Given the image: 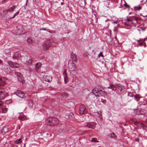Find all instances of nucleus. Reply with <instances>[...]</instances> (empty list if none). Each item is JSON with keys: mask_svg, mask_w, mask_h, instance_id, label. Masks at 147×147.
I'll use <instances>...</instances> for the list:
<instances>
[{"mask_svg": "<svg viewBox=\"0 0 147 147\" xmlns=\"http://www.w3.org/2000/svg\"><path fill=\"white\" fill-rule=\"evenodd\" d=\"M138 18L135 16L130 17L128 18L125 23L126 26H133L134 27L136 26L135 22H136Z\"/></svg>", "mask_w": 147, "mask_h": 147, "instance_id": "f257e3e1", "label": "nucleus"}, {"mask_svg": "<svg viewBox=\"0 0 147 147\" xmlns=\"http://www.w3.org/2000/svg\"><path fill=\"white\" fill-rule=\"evenodd\" d=\"M93 93L96 96H101L105 97L107 95V93L105 91L100 89L96 88H94L92 91Z\"/></svg>", "mask_w": 147, "mask_h": 147, "instance_id": "f03ea898", "label": "nucleus"}, {"mask_svg": "<svg viewBox=\"0 0 147 147\" xmlns=\"http://www.w3.org/2000/svg\"><path fill=\"white\" fill-rule=\"evenodd\" d=\"M46 122L48 125L54 126L58 123L59 120L56 118H49L46 119Z\"/></svg>", "mask_w": 147, "mask_h": 147, "instance_id": "7ed1b4c3", "label": "nucleus"}, {"mask_svg": "<svg viewBox=\"0 0 147 147\" xmlns=\"http://www.w3.org/2000/svg\"><path fill=\"white\" fill-rule=\"evenodd\" d=\"M7 93L5 92L4 89L0 90V106L3 104V101L1 100V98H3L7 96Z\"/></svg>", "mask_w": 147, "mask_h": 147, "instance_id": "20e7f679", "label": "nucleus"}, {"mask_svg": "<svg viewBox=\"0 0 147 147\" xmlns=\"http://www.w3.org/2000/svg\"><path fill=\"white\" fill-rule=\"evenodd\" d=\"M68 68L69 70L71 71H75L76 69L75 64L73 62H69L68 63Z\"/></svg>", "mask_w": 147, "mask_h": 147, "instance_id": "39448f33", "label": "nucleus"}, {"mask_svg": "<svg viewBox=\"0 0 147 147\" xmlns=\"http://www.w3.org/2000/svg\"><path fill=\"white\" fill-rule=\"evenodd\" d=\"M51 42L49 40H47L43 44V49L44 50H46L49 49L51 46Z\"/></svg>", "mask_w": 147, "mask_h": 147, "instance_id": "423d86ee", "label": "nucleus"}, {"mask_svg": "<svg viewBox=\"0 0 147 147\" xmlns=\"http://www.w3.org/2000/svg\"><path fill=\"white\" fill-rule=\"evenodd\" d=\"M96 123L94 122H87L85 124V126L89 128L94 129Z\"/></svg>", "mask_w": 147, "mask_h": 147, "instance_id": "0eeeda50", "label": "nucleus"}, {"mask_svg": "<svg viewBox=\"0 0 147 147\" xmlns=\"http://www.w3.org/2000/svg\"><path fill=\"white\" fill-rule=\"evenodd\" d=\"M15 7L14 6L9 7L7 9L4 10L3 13H4L5 15H6L8 14L9 12H12L15 9Z\"/></svg>", "mask_w": 147, "mask_h": 147, "instance_id": "6e6552de", "label": "nucleus"}, {"mask_svg": "<svg viewBox=\"0 0 147 147\" xmlns=\"http://www.w3.org/2000/svg\"><path fill=\"white\" fill-rule=\"evenodd\" d=\"M85 109V106L83 105H81L80 107V109L79 111V113L80 114H83L84 113Z\"/></svg>", "mask_w": 147, "mask_h": 147, "instance_id": "1a4fd4ad", "label": "nucleus"}, {"mask_svg": "<svg viewBox=\"0 0 147 147\" xmlns=\"http://www.w3.org/2000/svg\"><path fill=\"white\" fill-rule=\"evenodd\" d=\"M16 75L18 77V79L19 81L20 82H22L23 80V78L22 74L19 72H17L16 73Z\"/></svg>", "mask_w": 147, "mask_h": 147, "instance_id": "9d476101", "label": "nucleus"}, {"mask_svg": "<svg viewBox=\"0 0 147 147\" xmlns=\"http://www.w3.org/2000/svg\"><path fill=\"white\" fill-rule=\"evenodd\" d=\"M16 94L19 97L21 98H23L25 97L24 94L23 92L20 90L18 91V92Z\"/></svg>", "mask_w": 147, "mask_h": 147, "instance_id": "9b49d317", "label": "nucleus"}, {"mask_svg": "<svg viewBox=\"0 0 147 147\" xmlns=\"http://www.w3.org/2000/svg\"><path fill=\"white\" fill-rule=\"evenodd\" d=\"M44 80L47 82H51L52 80L51 77L49 76H46L44 78Z\"/></svg>", "mask_w": 147, "mask_h": 147, "instance_id": "f8f14e48", "label": "nucleus"}, {"mask_svg": "<svg viewBox=\"0 0 147 147\" xmlns=\"http://www.w3.org/2000/svg\"><path fill=\"white\" fill-rule=\"evenodd\" d=\"M23 30L22 28H20L18 29L17 32V35H21L24 34L25 32H23Z\"/></svg>", "mask_w": 147, "mask_h": 147, "instance_id": "ddd939ff", "label": "nucleus"}, {"mask_svg": "<svg viewBox=\"0 0 147 147\" xmlns=\"http://www.w3.org/2000/svg\"><path fill=\"white\" fill-rule=\"evenodd\" d=\"M27 59H28V56H23L21 57L22 62L24 63H25L26 62Z\"/></svg>", "mask_w": 147, "mask_h": 147, "instance_id": "4468645a", "label": "nucleus"}, {"mask_svg": "<svg viewBox=\"0 0 147 147\" xmlns=\"http://www.w3.org/2000/svg\"><path fill=\"white\" fill-rule=\"evenodd\" d=\"M135 112L138 115H143L144 113V112L142 109L136 110Z\"/></svg>", "mask_w": 147, "mask_h": 147, "instance_id": "2eb2a0df", "label": "nucleus"}, {"mask_svg": "<svg viewBox=\"0 0 147 147\" xmlns=\"http://www.w3.org/2000/svg\"><path fill=\"white\" fill-rule=\"evenodd\" d=\"M42 65V64L40 63H38L36 64L35 65V69L36 71H38L40 67Z\"/></svg>", "mask_w": 147, "mask_h": 147, "instance_id": "dca6fc26", "label": "nucleus"}, {"mask_svg": "<svg viewBox=\"0 0 147 147\" xmlns=\"http://www.w3.org/2000/svg\"><path fill=\"white\" fill-rule=\"evenodd\" d=\"M70 57L75 62L77 61V57L76 55L74 54H71Z\"/></svg>", "mask_w": 147, "mask_h": 147, "instance_id": "f3484780", "label": "nucleus"}, {"mask_svg": "<svg viewBox=\"0 0 147 147\" xmlns=\"http://www.w3.org/2000/svg\"><path fill=\"white\" fill-rule=\"evenodd\" d=\"M8 131V128L7 127H4L2 129V132L5 133Z\"/></svg>", "mask_w": 147, "mask_h": 147, "instance_id": "a211bd4d", "label": "nucleus"}, {"mask_svg": "<svg viewBox=\"0 0 147 147\" xmlns=\"http://www.w3.org/2000/svg\"><path fill=\"white\" fill-rule=\"evenodd\" d=\"M23 138V137H21L20 138L16 140L15 141V143L16 144H20L22 142V139Z\"/></svg>", "mask_w": 147, "mask_h": 147, "instance_id": "6ab92c4d", "label": "nucleus"}, {"mask_svg": "<svg viewBox=\"0 0 147 147\" xmlns=\"http://www.w3.org/2000/svg\"><path fill=\"white\" fill-rule=\"evenodd\" d=\"M134 9L136 10H140L142 9V7L139 5L134 7Z\"/></svg>", "mask_w": 147, "mask_h": 147, "instance_id": "aec40b11", "label": "nucleus"}, {"mask_svg": "<svg viewBox=\"0 0 147 147\" xmlns=\"http://www.w3.org/2000/svg\"><path fill=\"white\" fill-rule=\"evenodd\" d=\"M63 77L64 78V81L65 84L67 82V74H63Z\"/></svg>", "mask_w": 147, "mask_h": 147, "instance_id": "412c9836", "label": "nucleus"}, {"mask_svg": "<svg viewBox=\"0 0 147 147\" xmlns=\"http://www.w3.org/2000/svg\"><path fill=\"white\" fill-rule=\"evenodd\" d=\"M7 111V108H4L0 110V112L3 113H6Z\"/></svg>", "mask_w": 147, "mask_h": 147, "instance_id": "4be33fe9", "label": "nucleus"}, {"mask_svg": "<svg viewBox=\"0 0 147 147\" xmlns=\"http://www.w3.org/2000/svg\"><path fill=\"white\" fill-rule=\"evenodd\" d=\"M27 41L28 44H31L33 42V40L32 38H27Z\"/></svg>", "mask_w": 147, "mask_h": 147, "instance_id": "5701e85b", "label": "nucleus"}, {"mask_svg": "<svg viewBox=\"0 0 147 147\" xmlns=\"http://www.w3.org/2000/svg\"><path fill=\"white\" fill-rule=\"evenodd\" d=\"M97 113L98 115V117L100 119L102 120V112L100 111L98 112Z\"/></svg>", "mask_w": 147, "mask_h": 147, "instance_id": "b1692460", "label": "nucleus"}, {"mask_svg": "<svg viewBox=\"0 0 147 147\" xmlns=\"http://www.w3.org/2000/svg\"><path fill=\"white\" fill-rule=\"evenodd\" d=\"M19 56V53L18 52H16L13 56V58L14 59H16Z\"/></svg>", "mask_w": 147, "mask_h": 147, "instance_id": "393cba45", "label": "nucleus"}, {"mask_svg": "<svg viewBox=\"0 0 147 147\" xmlns=\"http://www.w3.org/2000/svg\"><path fill=\"white\" fill-rule=\"evenodd\" d=\"M32 61V60L31 58L28 56V59H27V61L26 62H27L29 64H30L31 63Z\"/></svg>", "mask_w": 147, "mask_h": 147, "instance_id": "a878e982", "label": "nucleus"}, {"mask_svg": "<svg viewBox=\"0 0 147 147\" xmlns=\"http://www.w3.org/2000/svg\"><path fill=\"white\" fill-rule=\"evenodd\" d=\"M19 12H20L19 11H18L14 14L13 16L11 17L10 18L13 19L16 16H17L19 14Z\"/></svg>", "mask_w": 147, "mask_h": 147, "instance_id": "bb28decb", "label": "nucleus"}, {"mask_svg": "<svg viewBox=\"0 0 147 147\" xmlns=\"http://www.w3.org/2000/svg\"><path fill=\"white\" fill-rule=\"evenodd\" d=\"M146 40V38H144V39H140L139 40H137V42L139 43V42H144Z\"/></svg>", "mask_w": 147, "mask_h": 147, "instance_id": "cd10ccee", "label": "nucleus"}, {"mask_svg": "<svg viewBox=\"0 0 147 147\" xmlns=\"http://www.w3.org/2000/svg\"><path fill=\"white\" fill-rule=\"evenodd\" d=\"M19 118L20 119V120L22 121L26 119V117L24 116H19Z\"/></svg>", "mask_w": 147, "mask_h": 147, "instance_id": "c85d7f7f", "label": "nucleus"}, {"mask_svg": "<svg viewBox=\"0 0 147 147\" xmlns=\"http://www.w3.org/2000/svg\"><path fill=\"white\" fill-rule=\"evenodd\" d=\"M110 137L112 138H115L117 136L113 132L110 134Z\"/></svg>", "mask_w": 147, "mask_h": 147, "instance_id": "c756f323", "label": "nucleus"}, {"mask_svg": "<svg viewBox=\"0 0 147 147\" xmlns=\"http://www.w3.org/2000/svg\"><path fill=\"white\" fill-rule=\"evenodd\" d=\"M145 29L143 28L142 27H140L137 29V30L139 31V33H141V32L145 30Z\"/></svg>", "mask_w": 147, "mask_h": 147, "instance_id": "7c9ffc66", "label": "nucleus"}, {"mask_svg": "<svg viewBox=\"0 0 147 147\" xmlns=\"http://www.w3.org/2000/svg\"><path fill=\"white\" fill-rule=\"evenodd\" d=\"M135 100H136L137 102L138 101L139 99H140V96L139 95L137 94H136L135 95Z\"/></svg>", "mask_w": 147, "mask_h": 147, "instance_id": "2f4dec72", "label": "nucleus"}, {"mask_svg": "<svg viewBox=\"0 0 147 147\" xmlns=\"http://www.w3.org/2000/svg\"><path fill=\"white\" fill-rule=\"evenodd\" d=\"M91 141V142H99L97 140L96 138H92Z\"/></svg>", "mask_w": 147, "mask_h": 147, "instance_id": "473e14b6", "label": "nucleus"}, {"mask_svg": "<svg viewBox=\"0 0 147 147\" xmlns=\"http://www.w3.org/2000/svg\"><path fill=\"white\" fill-rule=\"evenodd\" d=\"M7 70L5 69H4V71L6 73L8 74L10 73V69L9 67H7Z\"/></svg>", "mask_w": 147, "mask_h": 147, "instance_id": "72a5a7b5", "label": "nucleus"}, {"mask_svg": "<svg viewBox=\"0 0 147 147\" xmlns=\"http://www.w3.org/2000/svg\"><path fill=\"white\" fill-rule=\"evenodd\" d=\"M123 88V87L121 85H119L118 86V88L119 90L121 92H122V89Z\"/></svg>", "mask_w": 147, "mask_h": 147, "instance_id": "f704fd0d", "label": "nucleus"}, {"mask_svg": "<svg viewBox=\"0 0 147 147\" xmlns=\"http://www.w3.org/2000/svg\"><path fill=\"white\" fill-rule=\"evenodd\" d=\"M141 127L142 128L143 130H146L145 128L146 126L144 124L142 123L141 124Z\"/></svg>", "mask_w": 147, "mask_h": 147, "instance_id": "c9c22d12", "label": "nucleus"}, {"mask_svg": "<svg viewBox=\"0 0 147 147\" xmlns=\"http://www.w3.org/2000/svg\"><path fill=\"white\" fill-rule=\"evenodd\" d=\"M6 80V78H0V81L1 82H3L4 84H5V80Z\"/></svg>", "mask_w": 147, "mask_h": 147, "instance_id": "e433bc0d", "label": "nucleus"}, {"mask_svg": "<svg viewBox=\"0 0 147 147\" xmlns=\"http://www.w3.org/2000/svg\"><path fill=\"white\" fill-rule=\"evenodd\" d=\"M111 89L115 91L116 90V88L113 85H111Z\"/></svg>", "mask_w": 147, "mask_h": 147, "instance_id": "4c0bfd02", "label": "nucleus"}, {"mask_svg": "<svg viewBox=\"0 0 147 147\" xmlns=\"http://www.w3.org/2000/svg\"><path fill=\"white\" fill-rule=\"evenodd\" d=\"M8 63L9 66H10L11 67H13V63L11 61H9L8 62Z\"/></svg>", "mask_w": 147, "mask_h": 147, "instance_id": "58836bf2", "label": "nucleus"}, {"mask_svg": "<svg viewBox=\"0 0 147 147\" xmlns=\"http://www.w3.org/2000/svg\"><path fill=\"white\" fill-rule=\"evenodd\" d=\"M18 65L17 63H14L13 64V67H16L17 68L18 67Z\"/></svg>", "mask_w": 147, "mask_h": 147, "instance_id": "ea45409f", "label": "nucleus"}, {"mask_svg": "<svg viewBox=\"0 0 147 147\" xmlns=\"http://www.w3.org/2000/svg\"><path fill=\"white\" fill-rule=\"evenodd\" d=\"M128 96H129L132 97L133 96V94L132 92H129L128 93Z\"/></svg>", "mask_w": 147, "mask_h": 147, "instance_id": "a19ab883", "label": "nucleus"}, {"mask_svg": "<svg viewBox=\"0 0 147 147\" xmlns=\"http://www.w3.org/2000/svg\"><path fill=\"white\" fill-rule=\"evenodd\" d=\"M100 56H101L102 57H104L103 55L102 54V53L101 52H100L99 53V54L98 55V57H99Z\"/></svg>", "mask_w": 147, "mask_h": 147, "instance_id": "79ce46f5", "label": "nucleus"}, {"mask_svg": "<svg viewBox=\"0 0 147 147\" xmlns=\"http://www.w3.org/2000/svg\"><path fill=\"white\" fill-rule=\"evenodd\" d=\"M2 83L1 84H0V87H1L2 86H3L5 84H5H4L3 82H1Z\"/></svg>", "mask_w": 147, "mask_h": 147, "instance_id": "37998d69", "label": "nucleus"}, {"mask_svg": "<svg viewBox=\"0 0 147 147\" xmlns=\"http://www.w3.org/2000/svg\"><path fill=\"white\" fill-rule=\"evenodd\" d=\"M124 5L125 6V7L127 8H129V5L127 4L126 3H125Z\"/></svg>", "mask_w": 147, "mask_h": 147, "instance_id": "c03bdc74", "label": "nucleus"}, {"mask_svg": "<svg viewBox=\"0 0 147 147\" xmlns=\"http://www.w3.org/2000/svg\"><path fill=\"white\" fill-rule=\"evenodd\" d=\"M11 101L10 100L7 101L6 102V104L10 103L11 102Z\"/></svg>", "mask_w": 147, "mask_h": 147, "instance_id": "a18cd8bd", "label": "nucleus"}, {"mask_svg": "<svg viewBox=\"0 0 147 147\" xmlns=\"http://www.w3.org/2000/svg\"><path fill=\"white\" fill-rule=\"evenodd\" d=\"M138 44L140 46H142V45L143 44L142 43L140 42L138 43Z\"/></svg>", "mask_w": 147, "mask_h": 147, "instance_id": "49530a36", "label": "nucleus"}, {"mask_svg": "<svg viewBox=\"0 0 147 147\" xmlns=\"http://www.w3.org/2000/svg\"><path fill=\"white\" fill-rule=\"evenodd\" d=\"M66 70L65 69L63 72V74H66Z\"/></svg>", "mask_w": 147, "mask_h": 147, "instance_id": "de8ad7c7", "label": "nucleus"}, {"mask_svg": "<svg viewBox=\"0 0 147 147\" xmlns=\"http://www.w3.org/2000/svg\"><path fill=\"white\" fill-rule=\"evenodd\" d=\"M64 94L65 96V97L68 96V94L66 93H64Z\"/></svg>", "mask_w": 147, "mask_h": 147, "instance_id": "09e8293b", "label": "nucleus"}, {"mask_svg": "<svg viewBox=\"0 0 147 147\" xmlns=\"http://www.w3.org/2000/svg\"><path fill=\"white\" fill-rule=\"evenodd\" d=\"M111 85H110L107 88L109 89H111Z\"/></svg>", "mask_w": 147, "mask_h": 147, "instance_id": "8fccbe9b", "label": "nucleus"}, {"mask_svg": "<svg viewBox=\"0 0 147 147\" xmlns=\"http://www.w3.org/2000/svg\"><path fill=\"white\" fill-rule=\"evenodd\" d=\"M138 140H139V139H138V138H136L135 140L136 141H138Z\"/></svg>", "mask_w": 147, "mask_h": 147, "instance_id": "3c124183", "label": "nucleus"}, {"mask_svg": "<svg viewBox=\"0 0 147 147\" xmlns=\"http://www.w3.org/2000/svg\"><path fill=\"white\" fill-rule=\"evenodd\" d=\"M40 30H42L40 29ZM42 30H46V28H43L42 29Z\"/></svg>", "mask_w": 147, "mask_h": 147, "instance_id": "603ef678", "label": "nucleus"}, {"mask_svg": "<svg viewBox=\"0 0 147 147\" xmlns=\"http://www.w3.org/2000/svg\"><path fill=\"white\" fill-rule=\"evenodd\" d=\"M117 22H118L117 21H114V22H113V23H115V24H117Z\"/></svg>", "mask_w": 147, "mask_h": 147, "instance_id": "864d4df0", "label": "nucleus"}, {"mask_svg": "<svg viewBox=\"0 0 147 147\" xmlns=\"http://www.w3.org/2000/svg\"><path fill=\"white\" fill-rule=\"evenodd\" d=\"M30 106H32V101H31V104L30 105Z\"/></svg>", "mask_w": 147, "mask_h": 147, "instance_id": "5fc2aeb1", "label": "nucleus"}, {"mask_svg": "<svg viewBox=\"0 0 147 147\" xmlns=\"http://www.w3.org/2000/svg\"><path fill=\"white\" fill-rule=\"evenodd\" d=\"M12 147H18L16 145H14Z\"/></svg>", "mask_w": 147, "mask_h": 147, "instance_id": "6e6d98bb", "label": "nucleus"}, {"mask_svg": "<svg viewBox=\"0 0 147 147\" xmlns=\"http://www.w3.org/2000/svg\"><path fill=\"white\" fill-rule=\"evenodd\" d=\"M28 2V0H26V5H27V3Z\"/></svg>", "mask_w": 147, "mask_h": 147, "instance_id": "4d7b16f0", "label": "nucleus"}, {"mask_svg": "<svg viewBox=\"0 0 147 147\" xmlns=\"http://www.w3.org/2000/svg\"><path fill=\"white\" fill-rule=\"evenodd\" d=\"M2 63V61L0 59V63Z\"/></svg>", "mask_w": 147, "mask_h": 147, "instance_id": "13d9d810", "label": "nucleus"}, {"mask_svg": "<svg viewBox=\"0 0 147 147\" xmlns=\"http://www.w3.org/2000/svg\"><path fill=\"white\" fill-rule=\"evenodd\" d=\"M144 47H146V43H145V44L144 45Z\"/></svg>", "mask_w": 147, "mask_h": 147, "instance_id": "bf43d9fd", "label": "nucleus"}, {"mask_svg": "<svg viewBox=\"0 0 147 147\" xmlns=\"http://www.w3.org/2000/svg\"><path fill=\"white\" fill-rule=\"evenodd\" d=\"M25 144H24V146H25Z\"/></svg>", "mask_w": 147, "mask_h": 147, "instance_id": "052dcab7", "label": "nucleus"}, {"mask_svg": "<svg viewBox=\"0 0 147 147\" xmlns=\"http://www.w3.org/2000/svg\"><path fill=\"white\" fill-rule=\"evenodd\" d=\"M98 147H101L100 146H98Z\"/></svg>", "mask_w": 147, "mask_h": 147, "instance_id": "680f3d73", "label": "nucleus"}]
</instances>
